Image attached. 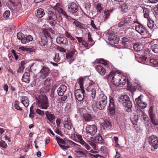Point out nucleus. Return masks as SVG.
I'll list each match as a JSON object with an SVG mask.
<instances>
[{
    "label": "nucleus",
    "instance_id": "52",
    "mask_svg": "<svg viewBox=\"0 0 158 158\" xmlns=\"http://www.w3.org/2000/svg\"><path fill=\"white\" fill-rule=\"evenodd\" d=\"M123 43L124 45L127 46L129 45V44L131 42L130 40L126 37H124L123 38Z\"/></svg>",
    "mask_w": 158,
    "mask_h": 158
},
{
    "label": "nucleus",
    "instance_id": "18",
    "mask_svg": "<svg viewBox=\"0 0 158 158\" xmlns=\"http://www.w3.org/2000/svg\"><path fill=\"white\" fill-rule=\"evenodd\" d=\"M135 30L142 35L145 34H149V31L145 27L142 25L136 26L135 27Z\"/></svg>",
    "mask_w": 158,
    "mask_h": 158
},
{
    "label": "nucleus",
    "instance_id": "15",
    "mask_svg": "<svg viewBox=\"0 0 158 158\" xmlns=\"http://www.w3.org/2000/svg\"><path fill=\"white\" fill-rule=\"evenodd\" d=\"M148 113L152 123L154 125H158V119L156 118L152 107L150 108L148 111Z\"/></svg>",
    "mask_w": 158,
    "mask_h": 158
},
{
    "label": "nucleus",
    "instance_id": "34",
    "mask_svg": "<svg viewBox=\"0 0 158 158\" xmlns=\"http://www.w3.org/2000/svg\"><path fill=\"white\" fill-rule=\"evenodd\" d=\"M100 22L98 20H96L95 21V23L94 21L92 20L91 21L90 25L94 28L97 29L96 26L99 27V26L100 25Z\"/></svg>",
    "mask_w": 158,
    "mask_h": 158
},
{
    "label": "nucleus",
    "instance_id": "42",
    "mask_svg": "<svg viewBox=\"0 0 158 158\" xmlns=\"http://www.w3.org/2000/svg\"><path fill=\"white\" fill-rule=\"evenodd\" d=\"M14 106L15 108L17 110L20 111H22L23 109L22 108L20 107L19 106V103L18 101H15L14 103Z\"/></svg>",
    "mask_w": 158,
    "mask_h": 158
},
{
    "label": "nucleus",
    "instance_id": "32",
    "mask_svg": "<svg viewBox=\"0 0 158 158\" xmlns=\"http://www.w3.org/2000/svg\"><path fill=\"white\" fill-rule=\"evenodd\" d=\"M45 14V13L43 9L40 8L37 10L36 16L37 17L39 18H41L43 17Z\"/></svg>",
    "mask_w": 158,
    "mask_h": 158
},
{
    "label": "nucleus",
    "instance_id": "56",
    "mask_svg": "<svg viewBox=\"0 0 158 158\" xmlns=\"http://www.w3.org/2000/svg\"><path fill=\"white\" fill-rule=\"evenodd\" d=\"M35 111L36 113L39 115H40L42 116H44L45 113L44 111L41 110L39 109H37Z\"/></svg>",
    "mask_w": 158,
    "mask_h": 158
},
{
    "label": "nucleus",
    "instance_id": "51",
    "mask_svg": "<svg viewBox=\"0 0 158 158\" xmlns=\"http://www.w3.org/2000/svg\"><path fill=\"white\" fill-rule=\"evenodd\" d=\"M0 147L6 148L7 147V144L5 141L1 140L0 141Z\"/></svg>",
    "mask_w": 158,
    "mask_h": 158
},
{
    "label": "nucleus",
    "instance_id": "58",
    "mask_svg": "<svg viewBox=\"0 0 158 158\" xmlns=\"http://www.w3.org/2000/svg\"><path fill=\"white\" fill-rule=\"evenodd\" d=\"M57 141L59 145L60 144H65V142L64 140L61 138H58L56 137Z\"/></svg>",
    "mask_w": 158,
    "mask_h": 158
},
{
    "label": "nucleus",
    "instance_id": "27",
    "mask_svg": "<svg viewBox=\"0 0 158 158\" xmlns=\"http://www.w3.org/2000/svg\"><path fill=\"white\" fill-rule=\"evenodd\" d=\"M95 69L101 75H104L106 73L105 69L100 64L96 66Z\"/></svg>",
    "mask_w": 158,
    "mask_h": 158
},
{
    "label": "nucleus",
    "instance_id": "44",
    "mask_svg": "<svg viewBox=\"0 0 158 158\" xmlns=\"http://www.w3.org/2000/svg\"><path fill=\"white\" fill-rule=\"evenodd\" d=\"M62 120L63 121V123H68L70 122V119L68 116H65L62 118Z\"/></svg>",
    "mask_w": 158,
    "mask_h": 158
},
{
    "label": "nucleus",
    "instance_id": "37",
    "mask_svg": "<svg viewBox=\"0 0 158 158\" xmlns=\"http://www.w3.org/2000/svg\"><path fill=\"white\" fill-rule=\"evenodd\" d=\"M119 41V38L115 36L114 37L112 38V39L111 40V41H109L110 42V43L112 45H114L115 44H117Z\"/></svg>",
    "mask_w": 158,
    "mask_h": 158
},
{
    "label": "nucleus",
    "instance_id": "10",
    "mask_svg": "<svg viewBox=\"0 0 158 158\" xmlns=\"http://www.w3.org/2000/svg\"><path fill=\"white\" fill-rule=\"evenodd\" d=\"M148 142L149 144L154 149L158 148V137L155 135H152L150 136L148 139Z\"/></svg>",
    "mask_w": 158,
    "mask_h": 158
},
{
    "label": "nucleus",
    "instance_id": "59",
    "mask_svg": "<svg viewBox=\"0 0 158 158\" xmlns=\"http://www.w3.org/2000/svg\"><path fill=\"white\" fill-rule=\"evenodd\" d=\"M101 4L100 3H98L97 4L96 6V8L97 9V11L98 12H101L102 10V7L101 6Z\"/></svg>",
    "mask_w": 158,
    "mask_h": 158
},
{
    "label": "nucleus",
    "instance_id": "3",
    "mask_svg": "<svg viewBox=\"0 0 158 158\" xmlns=\"http://www.w3.org/2000/svg\"><path fill=\"white\" fill-rule=\"evenodd\" d=\"M87 83L85 85V89L86 91L90 92L89 94L92 99H94L96 95L98 90V84L90 80H88Z\"/></svg>",
    "mask_w": 158,
    "mask_h": 158
},
{
    "label": "nucleus",
    "instance_id": "13",
    "mask_svg": "<svg viewBox=\"0 0 158 158\" xmlns=\"http://www.w3.org/2000/svg\"><path fill=\"white\" fill-rule=\"evenodd\" d=\"M85 93L84 89H78L75 91V96L76 99L78 101L81 102L84 99V94Z\"/></svg>",
    "mask_w": 158,
    "mask_h": 158
},
{
    "label": "nucleus",
    "instance_id": "17",
    "mask_svg": "<svg viewBox=\"0 0 158 158\" xmlns=\"http://www.w3.org/2000/svg\"><path fill=\"white\" fill-rule=\"evenodd\" d=\"M141 96L142 95H140L136 98L135 99V103L141 109H144L147 107V104L142 101Z\"/></svg>",
    "mask_w": 158,
    "mask_h": 158
},
{
    "label": "nucleus",
    "instance_id": "12",
    "mask_svg": "<svg viewBox=\"0 0 158 158\" xmlns=\"http://www.w3.org/2000/svg\"><path fill=\"white\" fill-rule=\"evenodd\" d=\"M57 10L59 12H61V14L64 15L65 18V20L66 22L64 24H62V26L66 25V23H67L68 24H70L71 22H73V20L74 21V20H75L72 18L70 16L68 15L66 12L62 8H58Z\"/></svg>",
    "mask_w": 158,
    "mask_h": 158
},
{
    "label": "nucleus",
    "instance_id": "53",
    "mask_svg": "<svg viewBox=\"0 0 158 158\" xmlns=\"http://www.w3.org/2000/svg\"><path fill=\"white\" fill-rule=\"evenodd\" d=\"M65 35L66 37L69 38L70 40L73 41L75 40V38L73 37L67 31H65Z\"/></svg>",
    "mask_w": 158,
    "mask_h": 158
},
{
    "label": "nucleus",
    "instance_id": "50",
    "mask_svg": "<svg viewBox=\"0 0 158 158\" xmlns=\"http://www.w3.org/2000/svg\"><path fill=\"white\" fill-rule=\"evenodd\" d=\"M10 15V12L9 10L5 11L3 14V17L4 18L6 19L8 18Z\"/></svg>",
    "mask_w": 158,
    "mask_h": 158
},
{
    "label": "nucleus",
    "instance_id": "39",
    "mask_svg": "<svg viewBox=\"0 0 158 158\" xmlns=\"http://www.w3.org/2000/svg\"><path fill=\"white\" fill-rule=\"evenodd\" d=\"M134 49L135 51H140L142 47V45L141 44L139 43L135 44L134 45Z\"/></svg>",
    "mask_w": 158,
    "mask_h": 158
},
{
    "label": "nucleus",
    "instance_id": "33",
    "mask_svg": "<svg viewBox=\"0 0 158 158\" xmlns=\"http://www.w3.org/2000/svg\"><path fill=\"white\" fill-rule=\"evenodd\" d=\"M150 11L149 9L147 8H144L143 9V13H144V17L145 18L147 19V20L149 19H150V18L149 16V13Z\"/></svg>",
    "mask_w": 158,
    "mask_h": 158
},
{
    "label": "nucleus",
    "instance_id": "46",
    "mask_svg": "<svg viewBox=\"0 0 158 158\" xmlns=\"http://www.w3.org/2000/svg\"><path fill=\"white\" fill-rule=\"evenodd\" d=\"M143 109H141L139 107L137 108L136 110V112L138 113V114L139 116H142L144 114V110H143Z\"/></svg>",
    "mask_w": 158,
    "mask_h": 158
},
{
    "label": "nucleus",
    "instance_id": "47",
    "mask_svg": "<svg viewBox=\"0 0 158 158\" xmlns=\"http://www.w3.org/2000/svg\"><path fill=\"white\" fill-rule=\"evenodd\" d=\"M152 50L153 52L156 53H158V45L155 44L152 47Z\"/></svg>",
    "mask_w": 158,
    "mask_h": 158
},
{
    "label": "nucleus",
    "instance_id": "54",
    "mask_svg": "<svg viewBox=\"0 0 158 158\" xmlns=\"http://www.w3.org/2000/svg\"><path fill=\"white\" fill-rule=\"evenodd\" d=\"M150 63L154 65H158V59H151L150 60Z\"/></svg>",
    "mask_w": 158,
    "mask_h": 158
},
{
    "label": "nucleus",
    "instance_id": "57",
    "mask_svg": "<svg viewBox=\"0 0 158 158\" xmlns=\"http://www.w3.org/2000/svg\"><path fill=\"white\" fill-rule=\"evenodd\" d=\"M64 127L65 128L68 130H70L72 127V124L71 122L64 123Z\"/></svg>",
    "mask_w": 158,
    "mask_h": 158
},
{
    "label": "nucleus",
    "instance_id": "14",
    "mask_svg": "<svg viewBox=\"0 0 158 158\" xmlns=\"http://www.w3.org/2000/svg\"><path fill=\"white\" fill-rule=\"evenodd\" d=\"M68 11L72 14L77 13L79 10V8L75 3L72 2L68 5Z\"/></svg>",
    "mask_w": 158,
    "mask_h": 158
},
{
    "label": "nucleus",
    "instance_id": "9",
    "mask_svg": "<svg viewBox=\"0 0 158 158\" xmlns=\"http://www.w3.org/2000/svg\"><path fill=\"white\" fill-rule=\"evenodd\" d=\"M17 37L18 39L21 40V43L23 44H26L33 40V37L30 35L25 37L21 32H19L17 34Z\"/></svg>",
    "mask_w": 158,
    "mask_h": 158
},
{
    "label": "nucleus",
    "instance_id": "38",
    "mask_svg": "<svg viewBox=\"0 0 158 158\" xmlns=\"http://www.w3.org/2000/svg\"><path fill=\"white\" fill-rule=\"evenodd\" d=\"M148 20V23L147 24L148 26L150 29H152L155 27V24L154 21L151 19H149Z\"/></svg>",
    "mask_w": 158,
    "mask_h": 158
},
{
    "label": "nucleus",
    "instance_id": "64",
    "mask_svg": "<svg viewBox=\"0 0 158 158\" xmlns=\"http://www.w3.org/2000/svg\"><path fill=\"white\" fill-rule=\"evenodd\" d=\"M35 51V48L34 47H31L29 48H27V51L28 52H34Z\"/></svg>",
    "mask_w": 158,
    "mask_h": 158
},
{
    "label": "nucleus",
    "instance_id": "21",
    "mask_svg": "<svg viewBox=\"0 0 158 158\" xmlns=\"http://www.w3.org/2000/svg\"><path fill=\"white\" fill-rule=\"evenodd\" d=\"M56 42L60 45H63L65 47L68 44L67 39L64 37L58 36L56 38Z\"/></svg>",
    "mask_w": 158,
    "mask_h": 158
},
{
    "label": "nucleus",
    "instance_id": "49",
    "mask_svg": "<svg viewBox=\"0 0 158 158\" xmlns=\"http://www.w3.org/2000/svg\"><path fill=\"white\" fill-rule=\"evenodd\" d=\"M67 97L66 95H64L63 97L59 98L58 99V102L60 103H63L67 99Z\"/></svg>",
    "mask_w": 158,
    "mask_h": 158
},
{
    "label": "nucleus",
    "instance_id": "36",
    "mask_svg": "<svg viewBox=\"0 0 158 158\" xmlns=\"http://www.w3.org/2000/svg\"><path fill=\"white\" fill-rule=\"evenodd\" d=\"M106 35L107 37H108V39L109 41H111V39L112 40V38L114 37L115 36L114 34L110 31H108L106 34Z\"/></svg>",
    "mask_w": 158,
    "mask_h": 158
},
{
    "label": "nucleus",
    "instance_id": "11",
    "mask_svg": "<svg viewBox=\"0 0 158 158\" xmlns=\"http://www.w3.org/2000/svg\"><path fill=\"white\" fill-rule=\"evenodd\" d=\"M36 41L39 45L47 48H48V40L45 35L41 37L38 36L36 38Z\"/></svg>",
    "mask_w": 158,
    "mask_h": 158
},
{
    "label": "nucleus",
    "instance_id": "28",
    "mask_svg": "<svg viewBox=\"0 0 158 158\" xmlns=\"http://www.w3.org/2000/svg\"><path fill=\"white\" fill-rule=\"evenodd\" d=\"M30 74L29 73L25 72L22 76V81L27 83H29L30 81Z\"/></svg>",
    "mask_w": 158,
    "mask_h": 158
},
{
    "label": "nucleus",
    "instance_id": "41",
    "mask_svg": "<svg viewBox=\"0 0 158 158\" xmlns=\"http://www.w3.org/2000/svg\"><path fill=\"white\" fill-rule=\"evenodd\" d=\"M113 10H111L110 9L107 10V12L106 11H104L103 16L105 18L104 20H106L110 16V12H111Z\"/></svg>",
    "mask_w": 158,
    "mask_h": 158
},
{
    "label": "nucleus",
    "instance_id": "29",
    "mask_svg": "<svg viewBox=\"0 0 158 158\" xmlns=\"http://www.w3.org/2000/svg\"><path fill=\"white\" fill-rule=\"evenodd\" d=\"M83 119L85 122H88L92 120L93 118L92 115L89 113H85L83 115Z\"/></svg>",
    "mask_w": 158,
    "mask_h": 158
},
{
    "label": "nucleus",
    "instance_id": "45",
    "mask_svg": "<svg viewBox=\"0 0 158 158\" xmlns=\"http://www.w3.org/2000/svg\"><path fill=\"white\" fill-rule=\"evenodd\" d=\"M77 82L79 85L80 89H84L83 82V79L82 78H80L77 80Z\"/></svg>",
    "mask_w": 158,
    "mask_h": 158
},
{
    "label": "nucleus",
    "instance_id": "63",
    "mask_svg": "<svg viewBox=\"0 0 158 158\" xmlns=\"http://www.w3.org/2000/svg\"><path fill=\"white\" fill-rule=\"evenodd\" d=\"M56 94L55 93L54 90L52 91L51 93L50 94V96L51 97L52 99H53L55 98L56 97Z\"/></svg>",
    "mask_w": 158,
    "mask_h": 158
},
{
    "label": "nucleus",
    "instance_id": "35",
    "mask_svg": "<svg viewBox=\"0 0 158 158\" xmlns=\"http://www.w3.org/2000/svg\"><path fill=\"white\" fill-rule=\"evenodd\" d=\"M123 0H111L112 2L114 5L117 7H119L123 3Z\"/></svg>",
    "mask_w": 158,
    "mask_h": 158
},
{
    "label": "nucleus",
    "instance_id": "19",
    "mask_svg": "<svg viewBox=\"0 0 158 158\" xmlns=\"http://www.w3.org/2000/svg\"><path fill=\"white\" fill-rule=\"evenodd\" d=\"M77 52L74 48L70 50L68 53L66 54V58L68 60V62L70 64L73 62L74 59L73 58V56L75 54H77Z\"/></svg>",
    "mask_w": 158,
    "mask_h": 158
},
{
    "label": "nucleus",
    "instance_id": "62",
    "mask_svg": "<svg viewBox=\"0 0 158 158\" xmlns=\"http://www.w3.org/2000/svg\"><path fill=\"white\" fill-rule=\"evenodd\" d=\"M142 117H143V119L144 121L146 122H148L149 119L148 116L144 114L142 116Z\"/></svg>",
    "mask_w": 158,
    "mask_h": 158
},
{
    "label": "nucleus",
    "instance_id": "6",
    "mask_svg": "<svg viewBox=\"0 0 158 158\" xmlns=\"http://www.w3.org/2000/svg\"><path fill=\"white\" fill-rule=\"evenodd\" d=\"M118 101L124 107L127 108V111H131L132 104L130 100L129 97L127 95H123L121 96Z\"/></svg>",
    "mask_w": 158,
    "mask_h": 158
},
{
    "label": "nucleus",
    "instance_id": "16",
    "mask_svg": "<svg viewBox=\"0 0 158 158\" xmlns=\"http://www.w3.org/2000/svg\"><path fill=\"white\" fill-rule=\"evenodd\" d=\"M116 107V106L115 104L114 99L112 98H110V100L108 113L111 116L114 115L115 114V110Z\"/></svg>",
    "mask_w": 158,
    "mask_h": 158
},
{
    "label": "nucleus",
    "instance_id": "20",
    "mask_svg": "<svg viewBox=\"0 0 158 158\" xmlns=\"http://www.w3.org/2000/svg\"><path fill=\"white\" fill-rule=\"evenodd\" d=\"M49 72V68L43 66L40 72V76L42 78L44 79L48 76Z\"/></svg>",
    "mask_w": 158,
    "mask_h": 158
},
{
    "label": "nucleus",
    "instance_id": "26",
    "mask_svg": "<svg viewBox=\"0 0 158 158\" xmlns=\"http://www.w3.org/2000/svg\"><path fill=\"white\" fill-rule=\"evenodd\" d=\"M46 118L49 121L52 122L53 120L55 119V116L54 114L48 111H46L45 113Z\"/></svg>",
    "mask_w": 158,
    "mask_h": 158
},
{
    "label": "nucleus",
    "instance_id": "2",
    "mask_svg": "<svg viewBox=\"0 0 158 158\" xmlns=\"http://www.w3.org/2000/svg\"><path fill=\"white\" fill-rule=\"evenodd\" d=\"M58 5L59 4H56L54 6L53 9L54 12L51 10L48 12L47 21L52 26H54L57 23V22L60 23L62 21L61 12L57 10L58 8H60Z\"/></svg>",
    "mask_w": 158,
    "mask_h": 158
},
{
    "label": "nucleus",
    "instance_id": "43",
    "mask_svg": "<svg viewBox=\"0 0 158 158\" xmlns=\"http://www.w3.org/2000/svg\"><path fill=\"white\" fill-rule=\"evenodd\" d=\"M73 23L77 27L81 29H84V26L81 23L76 20L73 22Z\"/></svg>",
    "mask_w": 158,
    "mask_h": 158
},
{
    "label": "nucleus",
    "instance_id": "5",
    "mask_svg": "<svg viewBox=\"0 0 158 158\" xmlns=\"http://www.w3.org/2000/svg\"><path fill=\"white\" fill-rule=\"evenodd\" d=\"M37 103L39 107L43 109H47L49 106L48 99L45 94L39 95Z\"/></svg>",
    "mask_w": 158,
    "mask_h": 158
},
{
    "label": "nucleus",
    "instance_id": "25",
    "mask_svg": "<svg viewBox=\"0 0 158 158\" xmlns=\"http://www.w3.org/2000/svg\"><path fill=\"white\" fill-rule=\"evenodd\" d=\"M91 6V3L89 2H87L84 5V9L83 10L84 13L87 15H90V8Z\"/></svg>",
    "mask_w": 158,
    "mask_h": 158
},
{
    "label": "nucleus",
    "instance_id": "22",
    "mask_svg": "<svg viewBox=\"0 0 158 158\" xmlns=\"http://www.w3.org/2000/svg\"><path fill=\"white\" fill-rule=\"evenodd\" d=\"M135 58L138 62L144 64H147V61L148 59L147 57L141 55L135 56Z\"/></svg>",
    "mask_w": 158,
    "mask_h": 158
},
{
    "label": "nucleus",
    "instance_id": "23",
    "mask_svg": "<svg viewBox=\"0 0 158 158\" xmlns=\"http://www.w3.org/2000/svg\"><path fill=\"white\" fill-rule=\"evenodd\" d=\"M103 128L108 130H111L112 129V124L110 122L107 120H105L102 123Z\"/></svg>",
    "mask_w": 158,
    "mask_h": 158
},
{
    "label": "nucleus",
    "instance_id": "30",
    "mask_svg": "<svg viewBox=\"0 0 158 158\" xmlns=\"http://www.w3.org/2000/svg\"><path fill=\"white\" fill-rule=\"evenodd\" d=\"M21 102L25 106L27 107L29 105V100L28 98L25 96H23L21 99Z\"/></svg>",
    "mask_w": 158,
    "mask_h": 158
},
{
    "label": "nucleus",
    "instance_id": "24",
    "mask_svg": "<svg viewBox=\"0 0 158 158\" xmlns=\"http://www.w3.org/2000/svg\"><path fill=\"white\" fill-rule=\"evenodd\" d=\"M67 90V87L64 85H61L57 90L58 94L59 96H62Z\"/></svg>",
    "mask_w": 158,
    "mask_h": 158
},
{
    "label": "nucleus",
    "instance_id": "48",
    "mask_svg": "<svg viewBox=\"0 0 158 158\" xmlns=\"http://www.w3.org/2000/svg\"><path fill=\"white\" fill-rule=\"evenodd\" d=\"M59 54L57 53H55V56L53 57V60L56 62H59L60 59V58L59 57Z\"/></svg>",
    "mask_w": 158,
    "mask_h": 158
},
{
    "label": "nucleus",
    "instance_id": "7",
    "mask_svg": "<svg viewBox=\"0 0 158 158\" xmlns=\"http://www.w3.org/2000/svg\"><path fill=\"white\" fill-rule=\"evenodd\" d=\"M130 16H128L123 19L118 25V27H122L124 29H127L131 25V24L133 22Z\"/></svg>",
    "mask_w": 158,
    "mask_h": 158
},
{
    "label": "nucleus",
    "instance_id": "31",
    "mask_svg": "<svg viewBox=\"0 0 158 158\" xmlns=\"http://www.w3.org/2000/svg\"><path fill=\"white\" fill-rule=\"evenodd\" d=\"M94 140L96 143H103L104 141V140L99 134H98V135L95 137Z\"/></svg>",
    "mask_w": 158,
    "mask_h": 158
},
{
    "label": "nucleus",
    "instance_id": "4",
    "mask_svg": "<svg viewBox=\"0 0 158 158\" xmlns=\"http://www.w3.org/2000/svg\"><path fill=\"white\" fill-rule=\"evenodd\" d=\"M94 102L97 108L102 110L105 108L107 104V97L103 94H100L98 96Z\"/></svg>",
    "mask_w": 158,
    "mask_h": 158
},
{
    "label": "nucleus",
    "instance_id": "40",
    "mask_svg": "<svg viewBox=\"0 0 158 158\" xmlns=\"http://www.w3.org/2000/svg\"><path fill=\"white\" fill-rule=\"evenodd\" d=\"M76 139V140L77 141L79 142L80 144H83L84 143V141L83 140L82 137L81 136L78 135H76L75 136Z\"/></svg>",
    "mask_w": 158,
    "mask_h": 158
},
{
    "label": "nucleus",
    "instance_id": "8",
    "mask_svg": "<svg viewBox=\"0 0 158 158\" xmlns=\"http://www.w3.org/2000/svg\"><path fill=\"white\" fill-rule=\"evenodd\" d=\"M97 131V127L95 125L88 124L85 128V132L87 136H90V138L94 135Z\"/></svg>",
    "mask_w": 158,
    "mask_h": 158
},
{
    "label": "nucleus",
    "instance_id": "1",
    "mask_svg": "<svg viewBox=\"0 0 158 158\" xmlns=\"http://www.w3.org/2000/svg\"><path fill=\"white\" fill-rule=\"evenodd\" d=\"M108 81H111L113 84L116 86L118 87L120 85H124L127 81L126 77L120 72L118 71L110 72L109 74L106 76L104 78Z\"/></svg>",
    "mask_w": 158,
    "mask_h": 158
},
{
    "label": "nucleus",
    "instance_id": "55",
    "mask_svg": "<svg viewBox=\"0 0 158 158\" xmlns=\"http://www.w3.org/2000/svg\"><path fill=\"white\" fill-rule=\"evenodd\" d=\"M121 8L123 11L125 12L126 13L128 11V9L127 6L126 4H122Z\"/></svg>",
    "mask_w": 158,
    "mask_h": 158
},
{
    "label": "nucleus",
    "instance_id": "61",
    "mask_svg": "<svg viewBox=\"0 0 158 158\" xmlns=\"http://www.w3.org/2000/svg\"><path fill=\"white\" fill-rule=\"evenodd\" d=\"M82 145L84 146L85 148L88 150L90 149L91 148L90 146L87 143L84 141V143L83 144H81Z\"/></svg>",
    "mask_w": 158,
    "mask_h": 158
},
{
    "label": "nucleus",
    "instance_id": "60",
    "mask_svg": "<svg viewBox=\"0 0 158 158\" xmlns=\"http://www.w3.org/2000/svg\"><path fill=\"white\" fill-rule=\"evenodd\" d=\"M94 44H89L87 43L86 42H85V41H84L82 43V45H83L85 48H88L89 45L90 46H92Z\"/></svg>",
    "mask_w": 158,
    "mask_h": 158
}]
</instances>
